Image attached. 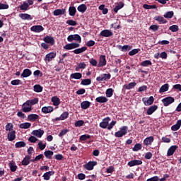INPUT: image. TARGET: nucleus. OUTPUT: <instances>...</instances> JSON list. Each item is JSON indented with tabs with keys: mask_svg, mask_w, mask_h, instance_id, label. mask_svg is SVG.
<instances>
[{
	"mask_svg": "<svg viewBox=\"0 0 181 181\" xmlns=\"http://www.w3.org/2000/svg\"><path fill=\"white\" fill-rule=\"evenodd\" d=\"M38 102L39 99L37 98L28 100L23 104V105L21 106V110L24 113L30 112L33 110L32 106L35 105V104H37Z\"/></svg>",
	"mask_w": 181,
	"mask_h": 181,
	"instance_id": "obj_1",
	"label": "nucleus"
},
{
	"mask_svg": "<svg viewBox=\"0 0 181 181\" xmlns=\"http://www.w3.org/2000/svg\"><path fill=\"white\" fill-rule=\"evenodd\" d=\"M128 127L124 126L119 129V131L116 132L115 134V136L116 138H122L127 134Z\"/></svg>",
	"mask_w": 181,
	"mask_h": 181,
	"instance_id": "obj_2",
	"label": "nucleus"
},
{
	"mask_svg": "<svg viewBox=\"0 0 181 181\" xmlns=\"http://www.w3.org/2000/svg\"><path fill=\"white\" fill-rule=\"evenodd\" d=\"M74 40L78 42V43H81L82 42V37L78 34L69 35L67 37L68 42H71Z\"/></svg>",
	"mask_w": 181,
	"mask_h": 181,
	"instance_id": "obj_3",
	"label": "nucleus"
},
{
	"mask_svg": "<svg viewBox=\"0 0 181 181\" xmlns=\"http://www.w3.org/2000/svg\"><path fill=\"white\" fill-rule=\"evenodd\" d=\"M175 98L173 97H166L163 100H161V102H163L164 107H168L170 104H173V103H175Z\"/></svg>",
	"mask_w": 181,
	"mask_h": 181,
	"instance_id": "obj_4",
	"label": "nucleus"
},
{
	"mask_svg": "<svg viewBox=\"0 0 181 181\" xmlns=\"http://www.w3.org/2000/svg\"><path fill=\"white\" fill-rule=\"evenodd\" d=\"M141 100H142V103H144L145 106H150L153 104L154 98L153 96H151L150 98H148V99H147L146 97H144V98H142Z\"/></svg>",
	"mask_w": 181,
	"mask_h": 181,
	"instance_id": "obj_5",
	"label": "nucleus"
},
{
	"mask_svg": "<svg viewBox=\"0 0 181 181\" xmlns=\"http://www.w3.org/2000/svg\"><path fill=\"white\" fill-rule=\"evenodd\" d=\"M79 47H80L79 43L72 42V43L65 45V46H64V49H65L66 50H71L73 49L78 48Z\"/></svg>",
	"mask_w": 181,
	"mask_h": 181,
	"instance_id": "obj_6",
	"label": "nucleus"
},
{
	"mask_svg": "<svg viewBox=\"0 0 181 181\" xmlns=\"http://www.w3.org/2000/svg\"><path fill=\"white\" fill-rule=\"evenodd\" d=\"M111 78V74H100L99 77L96 78L97 81H107Z\"/></svg>",
	"mask_w": 181,
	"mask_h": 181,
	"instance_id": "obj_7",
	"label": "nucleus"
},
{
	"mask_svg": "<svg viewBox=\"0 0 181 181\" xmlns=\"http://www.w3.org/2000/svg\"><path fill=\"white\" fill-rule=\"evenodd\" d=\"M45 28L41 25H33V27H30V31L36 33H40L41 32H43Z\"/></svg>",
	"mask_w": 181,
	"mask_h": 181,
	"instance_id": "obj_8",
	"label": "nucleus"
},
{
	"mask_svg": "<svg viewBox=\"0 0 181 181\" xmlns=\"http://www.w3.org/2000/svg\"><path fill=\"white\" fill-rule=\"evenodd\" d=\"M110 121H111V118L109 117L103 119V122L100 123V127L102 129H107Z\"/></svg>",
	"mask_w": 181,
	"mask_h": 181,
	"instance_id": "obj_9",
	"label": "nucleus"
},
{
	"mask_svg": "<svg viewBox=\"0 0 181 181\" xmlns=\"http://www.w3.org/2000/svg\"><path fill=\"white\" fill-rule=\"evenodd\" d=\"M106 63H107L106 56L103 54L100 55L99 59V62L98 63V67L100 68L103 66H105Z\"/></svg>",
	"mask_w": 181,
	"mask_h": 181,
	"instance_id": "obj_10",
	"label": "nucleus"
},
{
	"mask_svg": "<svg viewBox=\"0 0 181 181\" xmlns=\"http://www.w3.org/2000/svg\"><path fill=\"white\" fill-rule=\"evenodd\" d=\"M97 165L96 161H89L87 164L84 165V168L87 170H93V168Z\"/></svg>",
	"mask_w": 181,
	"mask_h": 181,
	"instance_id": "obj_11",
	"label": "nucleus"
},
{
	"mask_svg": "<svg viewBox=\"0 0 181 181\" xmlns=\"http://www.w3.org/2000/svg\"><path fill=\"white\" fill-rule=\"evenodd\" d=\"M43 41H45V42L46 44L51 45V46H53L55 43V40L54 39V37H51V36H49V35H46L45 37V38H43Z\"/></svg>",
	"mask_w": 181,
	"mask_h": 181,
	"instance_id": "obj_12",
	"label": "nucleus"
},
{
	"mask_svg": "<svg viewBox=\"0 0 181 181\" xmlns=\"http://www.w3.org/2000/svg\"><path fill=\"white\" fill-rule=\"evenodd\" d=\"M143 164V161L140 160H133L128 162V166L134 167V166H139Z\"/></svg>",
	"mask_w": 181,
	"mask_h": 181,
	"instance_id": "obj_13",
	"label": "nucleus"
},
{
	"mask_svg": "<svg viewBox=\"0 0 181 181\" xmlns=\"http://www.w3.org/2000/svg\"><path fill=\"white\" fill-rule=\"evenodd\" d=\"M56 57H57V52H49V54H46L45 61L48 62H51Z\"/></svg>",
	"mask_w": 181,
	"mask_h": 181,
	"instance_id": "obj_14",
	"label": "nucleus"
},
{
	"mask_svg": "<svg viewBox=\"0 0 181 181\" xmlns=\"http://www.w3.org/2000/svg\"><path fill=\"white\" fill-rule=\"evenodd\" d=\"M100 35L102 37H109L114 35V33L110 30H103L100 32Z\"/></svg>",
	"mask_w": 181,
	"mask_h": 181,
	"instance_id": "obj_15",
	"label": "nucleus"
},
{
	"mask_svg": "<svg viewBox=\"0 0 181 181\" xmlns=\"http://www.w3.org/2000/svg\"><path fill=\"white\" fill-rule=\"evenodd\" d=\"M153 141H154L153 136H148V137L144 139V146H151Z\"/></svg>",
	"mask_w": 181,
	"mask_h": 181,
	"instance_id": "obj_16",
	"label": "nucleus"
},
{
	"mask_svg": "<svg viewBox=\"0 0 181 181\" xmlns=\"http://www.w3.org/2000/svg\"><path fill=\"white\" fill-rule=\"evenodd\" d=\"M157 109L158 106L156 105H153L147 109L146 114H147V115H152L157 110Z\"/></svg>",
	"mask_w": 181,
	"mask_h": 181,
	"instance_id": "obj_17",
	"label": "nucleus"
},
{
	"mask_svg": "<svg viewBox=\"0 0 181 181\" xmlns=\"http://www.w3.org/2000/svg\"><path fill=\"white\" fill-rule=\"evenodd\" d=\"M66 13V9L63 8V9H57L53 11V16H59L62 15H65Z\"/></svg>",
	"mask_w": 181,
	"mask_h": 181,
	"instance_id": "obj_18",
	"label": "nucleus"
},
{
	"mask_svg": "<svg viewBox=\"0 0 181 181\" xmlns=\"http://www.w3.org/2000/svg\"><path fill=\"white\" fill-rule=\"evenodd\" d=\"M45 132L44 130H42L41 129H37V130H33L32 132V134L33 136H35L38 138H41L42 136V135H44Z\"/></svg>",
	"mask_w": 181,
	"mask_h": 181,
	"instance_id": "obj_19",
	"label": "nucleus"
},
{
	"mask_svg": "<svg viewBox=\"0 0 181 181\" xmlns=\"http://www.w3.org/2000/svg\"><path fill=\"white\" fill-rule=\"evenodd\" d=\"M54 111V107L51 106L48 107H42V112L43 114H50Z\"/></svg>",
	"mask_w": 181,
	"mask_h": 181,
	"instance_id": "obj_20",
	"label": "nucleus"
},
{
	"mask_svg": "<svg viewBox=\"0 0 181 181\" xmlns=\"http://www.w3.org/2000/svg\"><path fill=\"white\" fill-rule=\"evenodd\" d=\"M32 75V71L29 69H23V74H21V76L23 78H28Z\"/></svg>",
	"mask_w": 181,
	"mask_h": 181,
	"instance_id": "obj_21",
	"label": "nucleus"
},
{
	"mask_svg": "<svg viewBox=\"0 0 181 181\" xmlns=\"http://www.w3.org/2000/svg\"><path fill=\"white\" fill-rule=\"evenodd\" d=\"M177 148H178L177 146H170V148L168 149L167 156H172L173 153H175V151L177 150Z\"/></svg>",
	"mask_w": 181,
	"mask_h": 181,
	"instance_id": "obj_22",
	"label": "nucleus"
},
{
	"mask_svg": "<svg viewBox=\"0 0 181 181\" xmlns=\"http://www.w3.org/2000/svg\"><path fill=\"white\" fill-rule=\"evenodd\" d=\"M16 131H11L8 133V140L10 141H15L16 139Z\"/></svg>",
	"mask_w": 181,
	"mask_h": 181,
	"instance_id": "obj_23",
	"label": "nucleus"
},
{
	"mask_svg": "<svg viewBox=\"0 0 181 181\" xmlns=\"http://www.w3.org/2000/svg\"><path fill=\"white\" fill-rule=\"evenodd\" d=\"M30 160H31V156H26L23 160H21V165L23 166H28L30 164Z\"/></svg>",
	"mask_w": 181,
	"mask_h": 181,
	"instance_id": "obj_24",
	"label": "nucleus"
},
{
	"mask_svg": "<svg viewBox=\"0 0 181 181\" xmlns=\"http://www.w3.org/2000/svg\"><path fill=\"white\" fill-rule=\"evenodd\" d=\"M54 175V171H48V172H46L45 174H43L42 177L45 180H49L51 176H53Z\"/></svg>",
	"mask_w": 181,
	"mask_h": 181,
	"instance_id": "obj_25",
	"label": "nucleus"
},
{
	"mask_svg": "<svg viewBox=\"0 0 181 181\" xmlns=\"http://www.w3.org/2000/svg\"><path fill=\"white\" fill-rule=\"evenodd\" d=\"M181 128V119L177 121L176 124L171 127V131H178Z\"/></svg>",
	"mask_w": 181,
	"mask_h": 181,
	"instance_id": "obj_26",
	"label": "nucleus"
},
{
	"mask_svg": "<svg viewBox=\"0 0 181 181\" xmlns=\"http://www.w3.org/2000/svg\"><path fill=\"white\" fill-rule=\"evenodd\" d=\"M19 17L21 18V19H23V20H28V21L33 20L32 16L29 15L28 13H20Z\"/></svg>",
	"mask_w": 181,
	"mask_h": 181,
	"instance_id": "obj_27",
	"label": "nucleus"
},
{
	"mask_svg": "<svg viewBox=\"0 0 181 181\" xmlns=\"http://www.w3.org/2000/svg\"><path fill=\"white\" fill-rule=\"evenodd\" d=\"M95 100L99 103H106L108 102V98L105 96L97 97Z\"/></svg>",
	"mask_w": 181,
	"mask_h": 181,
	"instance_id": "obj_28",
	"label": "nucleus"
},
{
	"mask_svg": "<svg viewBox=\"0 0 181 181\" xmlns=\"http://www.w3.org/2000/svg\"><path fill=\"white\" fill-rule=\"evenodd\" d=\"M51 100L53 103V106H59L61 104L60 99L57 96L52 97Z\"/></svg>",
	"mask_w": 181,
	"mask_h": 181,
	"instance_id": "obj_29",
	"label": "nucleus"
},
{
	"mask_svg": "<svg viewBox=\"0 0 181 181\" xmlns=\"http://www.w3.org/2000/svg\"><path fill=\"white\" fill-rule=\"evenodd\" d=\"M169 86H170L168 83L161 86V87L160 88V90H158V93H165L166 91H168Z\"/></svg>",
	"mask_w": 181,
	"mask_h": 181,
	"instance_id": "obj_30",
	"label": "nucleus"
},
{
	"mask_svg": "<svg viewBox=\"0 0 181 181\" xmlns=\"http://www.w3.org/2000/svg\"><path fill=\"white\" fill-rule=\"evenodd\" d=\"M29 121L34 122L36 120L39 119V115L35 114L29 115L28 117H27Z\"/></svg>",
	"mask_w": 181,
	"mask_h": 181,
	"instance_id": "obj_31",
	"label": "nucleus"
},
{
	"mask_svg": "<svg viewBox=\"0 0 181 181\" xmlns=\"http://www.w3.org/2000/svg\"><path fill=\"white\" fill-rule=\"evenodd\" d=\"M82 74L79 73V72H75L74 74H71V76H69V77L71 78H74V79H77L79 80L81 78H82Z\"/></svg>",
	"mask_w": 181,
	"mask_h": 181,
	"instance_id": "obj_32",
	"label": "nucleus"
},
{
	"mask_svg": "<svg viewBox=\"0 0 181 181\" xmlns=\"http://www.w3.org/2000/svg\"><path fill=\"white\" fill-rule=\"evenodd\" d=\"M87 50V47H82L81 48L74 49L72 51L75 54H82L83 52H86Z\"/></svg>",
	"mask_w": 181,
	"mask_h": 181,
	"instance_id": "obj_33",
	"label": "nucleus"
},
{
	"mask_svg": "<svg viewBox=\"0 0 181 181\" xmlns=\"http://www.w3.org/2000/svg\"><path fill=\"white\" fill-rule=\"evenodd\" d=\"M8 168H10V170L13 173H15L17 170V165L14 161L8 163Z\"/></svg>",
	"mask_w": 181,
	"mask_h": 181,
	"instance_id": "obj_34",
	"label": "nucleus"
},
{
	"mask_svg": "<svg viewBox=\"0 0 181 181\" xmlns=\"http://www.w3.org/2000/svg\"><path fill=\"white\" fill-rule=\"evenodd\" d=\"M90 102H89V101H83V102H81V108L82 109V110H86V109H88V108H89L90 107Z\"/></svg>",
	"mask_w": 181,
	"mask_h": 181,
	"instance_id": "obj_35",
	"label": "nucleus"
},
{
	"mask_svg": "<svg viewBox=\"0 0 181 181\" xmlns=\"http://www.w3.org/2000/svg\"><path fill=\"white\" fill-rule=\"evenodd\" d=\"M77 10L78 12H81V13H84L87 10V6L84 4H82L81 5L77 7Z\"/></svg>",
	"mask_w": 181,
	"mask_h": 181,
	"instance_id": "obj_36",
	"label": "nucleus"
},
{
	"mask_svg": "<svg viewBox=\"0 0 181 181\" xmlns=\"http://www.w3.org/2000/svg\"><path fill=\"white\" fill-rule=\"evenodd\" d=\"M76 14V8L74 6L69 7V16H75Z\"/></svg>",
	"mask_w": 181,
	"mask_h": 181,
	"instance_id": "obj_37",
	"label": "nucleus"
},
{
	"mask_svg": "<svg viewBox=\"0 0 181 181\" xmlns=\"http://www.w3.org/2000/svg\"><path fill=\"white\" fill-rule=\"evenodd\" d=\"M124 4L122 2H119V3L117 4L115 9H113V11H115V13H117L119 9H122V8H124Z\"/></svg>",
	"mask_w": 181,
	"mask_h": 181,
	"instance_id": "obj_38",
	"label": "nucleus"
},
{
	"mask_svg": "<svg viewBox=\"0 0 181 181\" xmlns=\"http://www.w3.org/2000/svg\"><path fill=\"white\" fill-rule=\"evenodd\" d=\"M30 5L27 2H23V4L19 6L21 11H26L29 9Z\"/></svg>",
	"mask_w": 181,
	"mask_h": 181,
	"instance_id": "obj_39",
	"label": "nucleus"
},
{
	"mask_svg": "<svg viewBox=\"0 0 181 181\" xmlns=\"http://www.w3.org/2000/svg\"><path fill=\"white\" fill-rule=\"evenodd\" d=\"M155 21L160 23V24H166L168 22L163 17L160 16L155 17Z\"/></svg>",
	"mask_w": 181,
	"mask_h": 181,
	"instance_id": "obj_40",
	"label": "nucleus"
},
{
	"mask_svg": "<svg viewBox=\"0 0 181 181\" xmlns=\"http://www.w3.org/2000/svg\"><path fill=\"white\" fill-rule=\"evenodd\" d=\"M119 49H122V52H129L132 49V47L128 45H124L122 47L119 45Z\"/></svg>",
	"mask_w": 181,
	"mask_h": 181,
	"instance_id": "obj_41",
	"label": "nucleus"
},
{
	"mask_svg": "<svg viewBox=\"0 0 181 181\" xmlns=\"http://www.w3.org/2000/svg\"><path fill=\"white\" fill-rule=\"evenodd\" d=\"M31 123H29V122H24V123H21L20 125H19V127L20 129H29L30 127H31Z\"/></svg>",
	"mask_w": 181,
	"mask_h": 181,
	"instance_id": "obj_42",
	"label": "nucleus"
},
{
	"mask_svg": "<svg viewBox=\"0 0 181 181\" xmlns=\"http://www.w3.org/2000/svg\"><path fill=\"white\" fill-rule=\"evenodd\" d=\"M86 68V62H80L78 64V66H76V68H75V71H78L79 69H84Z\"/></svg>",
	"mask_w": 181,
	"mask_h": 181,
	"instance_id": "obj_43",
	"label": "nucleus"
},
{
	"mask_svg": "<svg viewBox=\"0 0 181 181\" xmlns=\"http://www.w3.org/2000/svg\"><path fill=\"white\" fill-rule=\"evenodd\" d=\"M136 86V82H131L128 85H124L123 88L127 89V90H131L132 88H134Z\"/></svg>",
	"mask_w": 181,
	"mask_h": 181,
	"instance_id": "obj_44",
	"label": "nucleus"
},
{
	"mask_svg": "<svg viewBox=\"0 0 181 181\" xmlns=\"http://www.w3.org/2000/svg\"><path fill=\"white\" fill-rule=\"evenodd\" d=\"M43 88L40 85H34L33 91L35 93H41L42 91Z\"/></svg>",
	"mask_w": 181,
	"mask_h": 181,
	"instance_id": "obj_45",
	"label": "nucleus"
},
{
	"mask_svg": "<svg viewBox=\"0 0 181 181\" xmlns=\"http://www.w3.org/2000/svg\"><path fill=\"white\" fill-rule=\"evenodd\" d=\"M54 156V152L49 150L45 151V156L47 159H52V157Z\"/></svg>",
	"mask_w": 181,
	"mask_h": 181,
	"instance_id": "obj_46",
	"label": "nucleus"
},
{
	"mask_svg": "<svg viewBox=\"0 0 181 181\" xmlns=\"http://www.w3.org/2000/svg\"><path fill=\"white\" fill-rule=\"evenodd\" d=\"M26 146V144L25 141H18L16 144V148H25Z\"/></svg>",
	"mask_w": 181,
	"mask_h": 181,
	"instance_id": "obj_47",
	"label": "nucleus"
},
{
	"mask_svg": "<svg viewBox=\"0 0 181 181\" xmlns=\"http://www.w3.org/2000/svg\"><path fill=\"white\" fill-rule=\"evenodd\" d=\"M105 94L107 98H111L114 95V89L112 88L107 89Z\"/></svg>",
	"mask_w": 181,
	"mask_h": 181,
	"instance_id": "obj_48",
	"label": "nucleus"
},
{
	"mask_svg": "<svg viewBox=\"0 0 181 181\" xmlns=\"http://www.w3.org/2000/svg\"><path fill=\"white\" fill-rule=\"evenodd\" d=\"M91 83H92V80L90 79H82L81 82V85L85 86H89Z\"/></svg>",
	"mask_w": 181,
	"mask_h": 181,
	"instance_id": "obj_49",
	"label": "nucleus"
},
{
	"mask_svg": "<svg viewBox=\"0 0 181 181\" xmlns=\"http://www.w3.org/2000/svg\"><path fill=\"white\" fill-rule=\"evenodd\" d=\"M174 14L175 13H173V11H169L165 13L163 16L165 18L171 19L173 17Z\"/></svg>",
	"mask_w": 181,
	"mask_h": 181,
	"instance_id": "obj_50",
	"label": "nucleus"
},
{
	"mask_svg": "<svg viewBox=\"0 0 181 181\" xmlns=\"http://www.w3.org/2000/svg\"><path fill=\"white\" fill-rule=\"evenodd\" d=\"M141 66L144 67L152 66V62L150 60H145L141 63Z\"/></svg>",
	"mask_w": 181,
	"mask_h": 181,
	"instance_id": "obj_51",
	"label": "nucleus"
},
{
	"mask_svg": "<svg viewBox=\"0 0 181 181\" xmlns=\"http://www.w3.org/2000/svg\"><path fill=\"white\" fill-rule=\"evenodd\" d=\"M169 30L171 32H173V33L178 32L179 31V27H178L177 25H173L169 27Z\"/></svg>",
	"mask_w": 181,
	"mask_h": 181,
	"instance_id": "obj_52",
	"label": "nucleus"
},
{
	"mask_svg": "<svg viewBox=\"0 0 181 181\" xmlns=\"http://www.w3.org/2000/svg\"><path fill=\"white\" fill-rule=\"evenodd\" d=\"M89 63L92 66H98V62H97V60L93 58H90L89 59Z\"/></svg>",
	"mask_w": 181,
	"mask_h": 181,
	"instance_id": "obj_53",
	"label": "nucleus"
},
{
	"mask_svg": "<svg viewBox=\"0 0 181 181\" xmlns=\"http://www.w3.org/2000/svg\"><path fill=\"white\" fill-rule=\"evenodd\" d=\"M144 8V9H156L157 8V6L156 5H148V4H144L143 6Z\"/></svg>",
	"mask_w": 181,
	"mask_h": 181,
	"instance_id": "obj_54",
	"label": "nucleus"
},
{
	"mask_svg": "<svg viewBox=\"0 0 181 181\" xmlns=\"http://www.w3.org/2000/svg\"><path fill=\"white\" fill-rule=\"evenodd\" d=\"M140 49H134L129 52V55L131 57L134 56L135 54H137L140 52Z\"/></svg>",
	"mask_w": 181,
	"mask_h": 181,
	"instance_id": "obj_55",
	"label": "nucleus"
},
{
	"mask_svg": "<svg viewBox=\"0 0 181 181\" xmlns=\"http://www.w3.org/2000/svg\"><path fill=\"white\" fill-rule=\"evenodd\" d=\"M90 138V136L89 134H83L80 136V141H87Z\"/></svg>",
	"mask_w": 181,
	"mask_h": 181,
	"instance_id": "obj_56",
	"label": "nucleus"
},
{
	"mask_svg": "<svg viewBox=\"0 0 181 181\" xmlns=\"http://www.w3.org/2000/svg\"><path fill=\"white\" fill-rule=\"evenodd\" d=\"M66 24H68L69 25H71V26H76L77 23L76 21H74V20H67L66 21Z\"/></svg>",
	"mask_w": 181,
	"mask_h": 181,
	"instance_id": "obj_57",
	"label": "nucleus"
},
{
	"mask_svg": "<svg viewBox=\"0 0 181 181\" xmlns=\"http://www.w3.org/2000/svg\"><path fill=\"white\" fill-rule=\"evenodd\" d=\"M5 130L6 131H14L13 130V125L12 123H8L5 126Z\"/></svg>",
	"mask_w": 181,
	"mask_h": 181,
	"instance_id": "obj_58",
	"label": "nucleus"
},
{
	"mask_svg": "<svg viewBox=\"0 0 181 181\" xmlns=\"http://www.w3.org/2000/svg\"><path fill=\"white\" fill-rule=\"evenodd\" d=\"M11 84L13 86H18L19 84H22V81L20 79H14L11 81Z\"/></svg>",
	"mask_w": 181,
	"mask_h": 181,
	"instance_id": "obj_59",
	"label": "nucleus"
},
{
	"mask_svg": "<svg viewBox=\"0 0 181 181\" xmlns=\"http://www.w3.org/2000/svg\"><path fill=\"white\" fill-rule=\"evenodd\" d=\"M141 147H142L141 144H136L134 145V147H133L132 151H140V150L141 149Z\"/></svg>",
	"mask_w": 181,
	"mask_h": 181,
	"instance_id": "obj_60",
	"label": "nucleus"
},
{
	"mask_svg": "<svg viewBox=\"0 0 181 181\" xmlns=\"http://www.w3.org/2000/svg\"><path fill=\"white\" fill-rule=\"evenodd\" d=\"M69 117V112H64L61 116L59 117H61V119L65 120L68 117Z\"/></svg>",
	"mask_w": 181,
	"mask_h": 181,
	"instance_id": "obj_61",
	"label": "nucleus"
},
{
	"mask_svg": "<svg viewBox=\"0 0 181 181\" xmlns=\"http://www.w3.org/2000/svg\"><path fill=\"white\" fill-rule=\"evenodd\" d=\"M84 124V122L83 120H78L77 122H75L74 126L76 127H83Z\"/></svg>",
	"mask_w": 181,
	"mask_h": 181,
	"instance_id": "obj_62",
	"label": "nucleus"
},
{
	"mask_svg": "<svg viewBox=\"0 0 181 181\" xmlns=\"http://www.w3.org/2000/svg\"><path fill=\"white\" fill-rule=\"evenodd\" d=\"M28 141L32 143V144H35L36 143V141H38V139L36 138L35 136H30L28 139Z\"/></svg>",
	"mask_w": 181,
	"mask_h": 181,
	"instance_id": "obj_63",
	"label": "nucleus"
},
{
	"mask_svg": "<svg viewBox=\"0 0 181 181\" xmlns=\"http://www.w3.org/2000/svg\"><path fill=\"white\" fill-rule=\"evenodd\" d=\"M115 124H116V121L111 122L110 124H107V129L109 131L111 130L115 127Z\"/></svg>",
	"mask_w": 181,
	"mask_h": 181,
	"instance_id": "obj_64",
	"label": "nucleus"
}]
</instances>
